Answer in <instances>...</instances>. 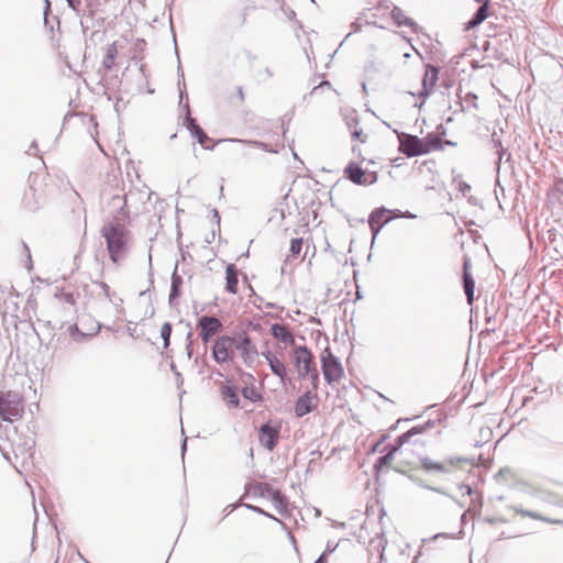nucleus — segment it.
<instances>
[{"label": "nucleus", "instance_id": "ea45409f", "mask_svg": "<svg viewBox=\"0 0 563 563\" xmlns=\"http://www.w3.org/2000/svg\"><path fill=\"white\" fill-rule=\"evenodd\" d=\"M183 103H184V97H183V93L180 92V99H179L178 106H188V98L186 97V103L185 104H183Z\"/></svg>", "mask_w": 563, "mask_h": 563}, {"label": "nucleus", "instance_id": "09e8293b", "mask_svg": "<svg viewBox=\"0 0 563 563\" xmlns=\"http://www.w3.org/2000/svg\"><path fill=\"white\" fill-rule=\"evenodd\" d=\"M312 2H314V0H311Z\"/></svg>", "mask_w": 563, "mask_h": 563}, {"label": "nucleus", "instance_id": "5701e85b", "mask_svg": "<svg viewBox=\"0 0 563 563\" xmlns=\"http://www.w3.org/2000/svg\"><path fill=\"white\" fill-rule=\"evenodd\" d=\"M479 3L476 12L473 14L471 20L466 23V30L474 29L482 24L488 18L490 0L476 1Z\"/></svg>", "mask_w": 563, "mask_h": 563}, {"label": "nucleus", "instance_id": "a18cd8bd", "mask_svg": "<svg viewBox=\"0 0 563 563\" xmlns=\"http://www.w3.org/2000/svg\"><path fill=\"white\" fill-rule=\"evenodd\" d=\"M413 106H415V107L423 106V101H422L420 104H418L417 102H415V104H413Z\"/></svg>", "mask_w": 563, "mask_h": 563}, {"label": "nucleus", "instance_id": "7c9ffc66", "mask_svg": "<svg viewBox=\"0 0 563 563\" xmlns=\"http://www.w3.org/2000/svg\"><path fill=\"white\" fill-rule=\"evenodd\" d=\"M302 245H303V240L301 238H295V239H291L290 241V245H289V252H290V257H298V255L300 254L301 250H302Z\"/></svg>", "mask_w": 563, "mask_h": 563}, {"label": "nucleus", "instance_id": "a878e982", "mask_svg": "<svg viewBox=\"0 0 563 563\" xmlns=\"http://www.w3.org/2000/svg\"><path fill=\"white\" fill-rule=\"evenodd\" d=\"M239 271L234 264H229L225 268V290L232 295L238 294Z\"/></svg>", "mask_w": 563, "mask_h": 563}, {"label": "nucleus", "instance_id": "ddd939ff", "mask_svg": "<svg viewBox=\"0 0 563 563\" xmlns=\"http://www.w3.org/2000/svg\"><path fill=\"white\" fill-rule=\"evenodd\" d=\"M317 407V394L307 391L300 396L295 404L297 417H303Z\"/></svg>", "mask_w": 563, "mask_h": 563}, {"label": "nucleus", "instance_id": "393cba45", "mask_svg": "<svg viewBox=\"0 0 563 563\" xmlns=\"http://www.w3.org/2000/svg\"><path fill=\"white\" fill-rule=\"evenodd\" d=\"M271 333L277 341L286 345H292L295 343V338L292 333L285 324H273L271 328Z\"/></svg>", "mask_w": 563, "mask_h": 563}, {"label": "nucleus", "instance_id": "c756f323", "mask_svg": "<svg viewBox=\"0 0 563 563\" xmlns=\"http://www.w3.org/2000/svg\"><path fill=\"white\" fill-rule=\"evenodd\" d=\"M67 332L69 338L75 342H82L88 336V334L78 329L77 324H70L67 328Z\"/></svg>", "mask_w": 563, "mask_h": 563}, {"label": "nucleus", "instance_id": "dca6fc26", "mask_svg": "<svg viewBox=\"0 0 563 563\" xmlns=\"http://www.w3.org/2000/svg\"><path fill=\"white\" fill-rule=\"evenodd\" d=\"M49 176L46 172H34L29 175V185L34 195H42L46 191Z\"/></svg>", "mask_w": 563, "mask_h": 563}, {"label": "nucleus", "instance_id": "a19ab883", "mask_svg": "<svg viewBox=\"0 0 563 563\" xmlns=\"http://www.w3.org/2000/svg\"><path fill=\"white\" fill-rule=\"evenodd\" d=\"M314 563H327L325 555L322 554Z\"/></svg>", "mask_w": 563, "mask_h": 563}, {"label": "nucleus", "instance_id": "c9c22d12", "mask_svg": "<svg viewBox=\"0 0 563 563\" xmlns=\"http://www.w3.org/2000/svg\"><path fill=\"white\" fill-rule=\"evenodd\" d=\"M51 11V2L48 0H45V9H44V23L48 24L47 14Z\"/></svg>", "mask_w": 563, "mask_h": 563}, {"label": "nucleus", "instance_id": "c85d7f7f", "mask_svg": "<svg viewBox=\"0 0 563 563\" xmlns=\"http://www.w3.org/2000/svg\"><path fill=\"white\" fill-rule=\"evenodd\" d=\"M242 395L244 398L251 400L252 402H258L263 399L262 394L254 385L245 386L242 389Z\"/></svg>", "mask_w": 563, "mask_h": 563}, {"label": "nucleus", "instance_id": "4468645a", "mask_svg": "<svg viewBox=\"0 0 563 563\" xmlns=\"http://www.w3.org/2000/svg\"><path fill=\"white\" fill-rule=\"evenodd\" d=\"M391 220L389 210L378 208L372 211L368 219V224L374 236L378 234L382 228Z\"/></svg>", "mask_w": 563, "mask_h": 563}, {"label": "nucleus", "instance_id": "412c9836", "mask_svg": "<svg viewBox=\"0 0 563 563\" xmlns=\"http://www.w3.org/2000/svg\"><path fill=\"white\" fill-rule=\"evenodd\" d=\"M479 3L476 12L473 14L471 20L466 23V30L474 29L482 24L488 18L490 0L476 1Z\"/></svg>", "mask_w": 563, "mask_h": 563}, {"label": "nucleus", "instance_id": "f257e3e1", "mask_svg": "<svg viewBox=\"0 0 563 563\" xmlns=\"http://www.w3.org/2000/svg\"><path fill=\"white\" fill-rule=\"evenodd\" d=\"M432 427L433 423L428 421L424 424L415 426L401 434L396 444L390 446L388 452L377 460L375 464L376 473L379 474L389 470L406 473L419 468L426 444L420 437Z\"/></svg>", "mask_w": 563, "mask_h": 563}, {"label": "nucleus", "instance_id": "49530a36", "mask_svg": "<svg viewBox=\"0 0 563 563\" xmlns=\"http://www.w3.org/2000/svg\"><path fill=\"white\" fill-rule=\"evenodd\" d=\"M362 87H363V90L365 91L366 90V85L364 82L362 84Z\"/></svg>", "mask_w": 563, "mask_h": 563}, {"label": "nucleus", "instance_id": "423d86ee", "mask_svg": "<svg viewBox=\"0 0 563 563\" xmlns=\"http://www.w3.org/2000/svg\"><path fill=\"white\" fill-rule=\"evenodd\" d=\"M292 360L299 377L310 376L314 389L318 388L319 374L313 362V355L306 345L295 346Z\"/></svg>", "mask_w": 563, "mask_h": 563}, {"label": "nucleus", "instance_id": "6ab92c4d", "mask_svg": "<svg viewBox=\"0 0 563 563\" xmlns=\"http://www.w3.org/2000/svg\"><path fill=\"white\" fill-rule=\"evenodd\" d=\"M439 76V68L437 66L428 64L426 66L424 75L422 78V90L419 92L421 97H426L429 95L430 88H432L437 81Z\"/></svg>", "mask_w": 563, "mask_h": 563}, {"label": "nucleus", "instance_id": "f3484780", "mask_svg": "<svg viewBox=\"0 0 563 563\" xmlns=\"http://www.w3.org/2000/svg\"><path fill=\"white\" fill-rule=\"evenodd\" d=\"M263 355L267 361L272 373L284 383L287 376V368L285 363L275 353L271 351L265 352Z\"/></svg>", "mask_w": 563, "mask_h": 563}, {"label": "nucleus", "instance_id": "bb28decb", "mask_svg": "<svg viewBox=\"0 0 563 563\" xmlns=\"http://www.w3.org/2000/svg\"><path fill=\"white\" fill-rule=\"evenodd\" d=\"M391 18L398 26H408L412 31H416L417 29L416 22L411 18H408L398 7H394L391 10Z\"/></svg>", "mask_w": 563, "mask_h": 563}, {"label": "nucleus", "instance_id": "cd10ccee", "mask_svg": "<svg viewBox=\"0 0 563 563\" xmlns=\"http://www.w3.org/2000/svg\"><path fill=\"white\" fill-rule=\"evenodd\" d=\"M463 282H464V290H465V294L467 297V302L470 305H472V302L474 300L475 283H474L473 277L468 273V264L467 263L464 264Z\"/></svg>", "mask_w": 563, "mask_h": 563}, {"label": "nucleus", "instance_id": "f704fd0d", "mask_svg": "<svg viewBox=\"0 0 563 563\" xmlns=\"http://www.w3.org/2000/svg\"><path fill=\"white\" fill-rule=\"evenodd\" d=\"M117 54H118V51H117L115 45L114 44L109 45L106 55H108V56H110V57L115 59Z\"/></svg>", "mask_w": 563, "mask_h": 563}, {"label": "nucleus", "instance_id": "4be33fe9", "mask_svg": "<svg viewBox=\"0 0 563 563\" xmlns=\"http://www.w3.org/2000/svg\"><path fill=\"white\" fill-rule=\"evenodd\" d=\"M479 3L476 12L473 14L471 20L466 23V30L474 29L482 24L488 18L490 0L476 1Z\"/></svg>", "mask_w": 563, "mask_h": 563}, {"label": "nucleus", "instance_id": "2eb2a0df", "mask_svg": "<svg viewBox=\"0 0 563 563\" xmlns=\"http://www.w3.org/2000/svg\"><path fill=\"white\" fill-rule=\"evenodd\" d=\"M462 462H464L463 459H450L445 462H434L430 459H423L421 456V463L419 467L428 472L434 471L438 473H445L449 471V466H456Z\"/></svg>", "mask_w": 563, "mask_h": 563}, {"label": "nucleus", "instance_id": "c03bdc74", "mask_svg": "<svg viewBox=\"0 0 563 563\" xmlns=\"http://www.w3.org/2000/svg\"><path fill=\"white\" fill-rule=\"evenodd\" d=\"M466 489H467V494H471L472 489L470 486H466Z\"/></svg>", "mask_w": 563, "mask_h": 563}, {"label": "nucleus", "instance_id": "aec40b11", "mask_svg": "<svg viewBox=\"0 0 563 563\" xmlns=\"http://www.w3.org/2000/svg\"><path fill=\"white\" fill-rule=\"evenodd\" d=\"M220 396L230 409L239 408L240 398L238 388L231 385L222 384L220 387Z\"/></svg>", "mask_w": 563, "mask_h": 563}, {"label": "nucleus", "instance_id": "37998d69", "mask_svg": "<svg viewBox=\"0 0 563 563\" xmlns=\"http://www.w3.org/2000/svg\"><path fill=\"white\" fill-rule=\"evenodd\" d=\"M295 16H296L295 11H290V13H289L288 18H289V19H291V18H295Z\"/></svg>", "mask_w": 563, "mask_h": 563}, {"label": "nucleus", "instance_id": "20e7f679", "mask_svg": "<svg viewBox=\"0 0 563 563\" xmlns=\"http://www.w3.org/2000/svg\"><path fill=\"white\" fill-rule=\"evenodd\" d=\"M398 140L399 151L409 157L428 154L433 151H441L444 144L441 137L432 134L419 139L415 135L401 133L398 135Z\"/></svg>", "mask_w": 563, "mask_h": 563}, {"label": "nucleus", "instance_id": "72a5a7b5", "mask_svg": "<svg viewBox=\"0 0 563 563\" xmlns=\"http://www.w3.org/2000/svg\"><path fill=\"white\" fill-rule=\"evenodd\" d=\"M114 58L106 55L103 60H102V66L106 68V69H111L112 66L114 65Z\"/></svg>", "mask_w": 563, "mask_h": 563}, {"label": "nucleus", "instance_id": "9d476101", "mask_svg": "<svg viewBox=\"0 0 563 563\" xmlns=\"http://www.w3.org/2000/svg\"><path fill=\"white\" fill-rule=\"evenodd\" d=\"M235 351V340L229 335L218 338L212 346V356L219 364L233 360Z\"/></svg>", "mask_w": 563, "mask_h": 563}, {"label": "nucleus", "instance_id": "39448f33", "mask_svg": "<svg viewBox=\"0 0 563 563\" xmlns=\"http://www.w3.org/2000/svg\"><path fill=\"white\" fill-rule=\"evenodd\" d=\"M24 415V398L13 390L0 391V418L4 422L13 423Z\"/></svg>", "mask_w": 563, "mask_h": 563}, {"label": "nucleus", "instance_id": "6e6552de", "mask_svg": "<svg viewBox=\"0 0 563 563\" xmlns=\"http://www.w3.org/2000/svg\"><path fill=\"white\" fill-rule=\"evenodd\" d=\"M321 367L328 384L339 383L344 376L342 364L329 349L321 354Z\"/></svg>", "mask_w": 563, "mask_h": 563}, {"label": "nucleus", "instance_id": "f8f14e48", "mask_svg": "<svg viewBox=\"0 0 563 563\" xmlns=\"http://www.w3.org/2000/svg\"><path fill=\"white\" fill-rule=\"evenodd\" d=\"M198 328L202 342L208 343L222 330V322L216 317L202 316L198 321Z\"/></svg>", "mask_w": 563, "mask_h": 563}, {"label": "nucleus", "instance_id": "4c0bfd02", "mask_svg": "<svg viewBox=\"0 0 563 563\" xmlns=\"http://www.w3.org/2000/svg\"><path fill=\"white\" fill-rule=\"evenodd\" d=\"M324 87H330L329 81H323L319 87H316L312 91V95H314L318 89H323Z\"/></svg>", "mask_w": 563, "mask_h": 563}, {"label": "nucleus", "instance_id": "f03ea898", "mask_svg": "<svg viewBox=\"0 0 563 563\" xmlns=\"http://www.w3.org/2000/svg\"><path fill=\"white\" fill-rule=\"evenodd\" d=\"M128 218L123 206L117 216L102 225L100 231L101 236L106 240L110 258L114 263L119 262L125 252L129 239Z\"/></svg>", "mask_w": 563, "mask_h": 563}, {"label": "nucleus", "instance_id": "b1692460", "mask_svg": "<svg viewBox=\"0 0 563 563\" xmlns=\"http://www.w3.org/2000/svg\"><path fill=\"white\" fill-rule=\"evenodd\" d=\"M235 349L241 352L245 363L252 362L257 355L256 346L249 336H244L240 342H235Z\"/></svg>", "mask_w": 563, "mask_h": 563}, {"label": "nucleus", "instance_id": "58836bf2", "mask_svg": "<svg viewBox=\"0 0 563 563\" xmlns=\"http://www.w3.org/2000/svg\"><path fill=\"white\" fill-rule=\"evenodd\" d=\"M263 73H264L266 78H272L274 76L272 69L268 68V67H266Z\"/></svg>", "mask_w": 563, "mask_h": 563}, {"label": "nucleus", "instance_id": "473e14b6", "mask_svg": "<svg viewBox=\"0 0 563 563\" xmlns=\"http://www.w3.org/2000/svg\"><path fill=\"white\" fill-rule=\"evenodd\" d=\"M68 7L77 14H82L81 0H66Z\"/></svg>", "mask_w": 563, "mask_h": 563}, {"label": "nucleus", "instance_id": "7ed1b4c3", "mask_svg": "<svg viewBox=\"0 0 563 563\" xmlns=\"http://www.w3.org/2000/svg\"><path fill=\"white\" fill-rule=\"evenodd\" d=\"M345 124L351 133L352 140L360 143H367L372 133V125L375 122L374 114L367 109L357 112L354 108H351L344 115ZM352 152L357 153L358 157L364 163L366 158L362 156V151L358 144L352 145Z\"/></svg>", "mask_w": 563, "mask_h": 563}, {"label": "nucleus", "instance_id": "a211bd4d", "mask_svg": "<svg viewBox=\"0 0 563 563\" xmlns=\"http://www.w3.org/2000/svg\"><path fill=\"white\" fill-rule=\"evenodd\" d=\"M186 126L191 132L194 136L197 137L198 142L201 146L209 148L211 146V140L208 135L202 131V129L197 124L196 120L190 117L189 109L186 113Z\"/></svg>", "mask_w": 563, "mask_h": 563}, {"label": "nucleus", "instance_id": "2f4dec72", "mask_svg": "<svg viewBox=\"0 0 563 563\" xmlns=\"http://www.w3.org/2000/svg\"><path fill=\"white\" fill-rule=\"evenodd\" d=\"M172 334V325L168 322H165L161 328V336L164 340V346L167 347L169 345V339Z\"/></svg>", "mask_w": 563, "mask_h": 563}, {"label": "nucleus", "instance_id": "79ce46f5", "mask_svg": "<svg viewBox=\"0 0 563 563\" xmlns=\"http://www.w3.org/2000/svg\"><path fill=\"white\" fill-rule=\"evenodd\" d=\"M380 445H382V442L376 443L375 446L373 448V451L374 452H380V449H379Z\"/></svg>", "mask_w": 563, "mask_h": 563}, {"label": "nucleus", "instance_id": "0eeeda50", "mask_svg": "<svg viewBox=\"0 0 563 563\" xmlns=\"http://www.w3.org/2000/svg\"><path fill=\"white\" fill-rule=\"evenodd\" d=\"M247 493L253 497L265 498L272 501L274 509L283 515L287 510L286 498L277 489H274L267 483L256 482L249 486Z\"/></svg>", "mask_w": 563, "mask_h": 563}, {"label": "nucleus", "instance_id": "de8ad7c7", "mask_svg": "<svg viewBox=\"0 0 563 563\" xmlns=\"http://www.w3.org/2000/svg\"><path fill=\"white\" fill-rule=\"evenodd\" d=\"M556 185H563V180H559Z\"/></svg>", "mask_w": 563, "mask_h": 563}, {"label": "nucleus", "instance_id": "1a4fd4ad", "mask_svg": "<svg viewBox=\"0 0 563 563\" xmlns=\"http://www.w3.org/2000/svg\"><path fill=\"white\" fill-rule=\"evenodd\" d=\"M344 176L353 184L369 186L377 181V173L361 167L358 163L350 162L344 168Z\"/></svg>", "mask_w": 563, "mask_h": 563}, {"label": "nucleus", "instance_id": "9b49d317", "mask_svg": "<svg viewBox=\"0 0 563 563\" xmlns=\"http://www.w3.org/2000/svg\"><path fill=\"white\" fill-rule=\"evenodd\" d=\"M280 424L268 421L258 430V440L268 451H273L278 443Z\"/></svg>", "mask_w": 563, "mask_h": 563}, {"label": "nucleus", "instance_id": "e433bc0d", "mask_svg": "<svg viewBox=\"0 0 563 563\" xmlns=\"http://www.w3.org/2000/svg\"><path fill=\"white\" fill-rule=\"evenodd\" d=\"M236 95H238L236 101L238 102H243L244 101V92H243V88L242 87H238L236 88Z\"/></svg>", "mask_w": 563, "mask_h": 563}]
</instances>
